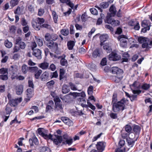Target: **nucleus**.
<instances>
[{
  "mask_svg": "<svg viewBox=\"0 0 152 152\" xmlns=\"http://www.w3.org/2000/svg\"><path fill=\"white\" fill-rule=\"evenodd\" d=\"M149 39L145 37H140L138 38V41L139 43L141 44L145 42H146Z\"/></svg>",
  "mask_w": 152,
  "mask_h": 152,
  "instance_id": "obj_37",
  "label": "nucleus"
},
{
  "mask_svg": "<svg viewBox=\"0 0 152 152\" xmlns=\"http://www.w3.org/2000/svg\"><path fill=\"white\" fill-rule=\"evenodd\" d=\"M52 15L53 18L54 22L55 23H57V19L58 18V16L57 15L56 12L54 11L52 12Z\"/></svg>",
  "mask_w": 152,
  "mask_h": 152,
  "instance_id": "obj_35",
  "label": "nucleus"
},
{
  "mask_svg": "<svg viewBox=\"0 0 152 152\" xmlns=\"http://www.w3.org/2000/svg\"><path fill=\"white\" fill-rule=\"evenodd\" d=\"M107 59L106 58H103L100 64L102 66H104L106 65Z\"/></svg>",
  "mask_w": 152,
  "mask_h": 152,
  "instance_id": "obj_64",
  "label": "nucleus"
},
{
  "mask_svg": "<svg viewBox=\"0 0 152 152\" xmlns=\"http://www.w3.org/2000/svg\"><path fill=\"white\" fill-rule=\"evenodd\" d=\"M29 143H30V147L32 149L35 148L33 143L36 145H38L39 143L38 140L35 135H34L32 138L29 139Z\"/></svg>",
  "mask_w": 152,
  "mask_h": 152,
  "instance_id": "obj_8",
  "label": "nucleus"
},
{
  "mask_svg": "<svg viewBox=\"0 0 152 152\" xmlns=\"http://www.w3.org/2000/svg\"><path fill=\"white\" fill-rule=\"evenodd\" d=\"M28 67L26 65H23L22 68V70L24 74L26 73L28 71Z\"/></svg>",
  "mask_w": 152,
  "mask_h": 152,
  "instance_id": "obj_58",
  "label": "nucleus"
},
{
  "mask_svg": "<svg viewBox=\"0 0 152 152\" xmlns=\"http://www.w3.org/2000/svg\"><path fill=\"white\" fill-rule=\"evenodd\" d=\"M134 138V137H129V138H126V139L128 145L130 148L132 147L134 144L135 142L137 141L136 140V139L133 140Z\"/></svg>",
  "mask_w": 152,
  "mask_h": 152,
  "instance_id": "obj_14",
  "label": "nucleus"
},
{
  "mask_svg": "<svg viewBox=\"0 0 152 152\" xmlns=\"http://www.w3.org/2000/svg\"><path fill=\"white\" fill-rule=\"evenodd\" d=\"M123 77V75H118V76H115L113 77V80L116 83H119L122 80Z\"/></svg>",
  "mask_w": 152,
  "mask_h": 152,
  "instance_id": "obj_26",
  "label": "nucleus"
},
{
  "mask_svg": "<svg viewBox=\"0 0 152 152\" xmlns=\"http://www.w3.org/2000/svg\"><path fill=\"white\" fill-rule=\"evenodd\" d=\"M90 11L91 13L94 15H97L98 14V11L96 9L94 8H90Z\"/></svg>",
  "mask_w": 152,
  "mask_h": 152,
  "instance_id": "obj_56",
  "label": "nucleus"
},
{
  "mask_svg": "<svg viewBox=\"0 0 152 152\" xmlns=\"http://www.w3.org/2000/svg\"><path fill=\"white\" fill-rule=\"evenodd\" d=\"M117 95L116 94L114 93L113 96L112 104H113V103H117Z\"/></svg>",
  "mask_w": 152,
  "mask_h": 152,
  "instance_id": "obj_51",
  "label": "nucleus"
},
{
  "mask_svg": "<svg viewBox=\"0 0 152 152\" xmlns=\"http://www.w3.org/2000/svg\"><path fill=\"white\" fill-rule=\"evenodd\" d=\"M131 90L133 94L137 95V96L139 95L142 92L141 90H135L131 88Z\"/></svg>",
  "mask_w": 152,
  "mask_h": 152,
  "instance_id": "obj_54",
  "label": "nucleus"
},
{
  "mask_svg": "<svg viewBox=\"0 0 152 152\" xmlns=\"http://www.w3.org/2000/svg\"><path fill=\"white\" fill-rule=\"evenodd\" d=\"M55 136L56 138L53 140L54 144L56 145H58L62 142L63 145L67 144L69 146L73 143L72 139L67 134H65L62 136L58 135H55Z\"/></svg>",
  "mask_w": 152,
  "mask_h": 152,
  "instance_id": "obj_1",
  "label": "nucleus"
},
{
  "mask_svg": "<svg viewBox=\"0 0 152 152\" xmlns=\"http://www.w3.org/2000/svg\"><path fill=\"white\" fill-rule=\"evenodd\" d=\"M110 117L113 119H115L117 118V114L116 113H111L110 114Z\"/></svg>",
  "mask_w": 152,
  "mask_h": 152,
  "instance_id": "obj_63",
  "label": "nucleus"
},
{
  "mask_svg": "<svg viewBox=\"0 0 152 152\" xmlns=\"http://www.w3.org/2000/svg\"><path fill=\"white\" fill-rule=\"evenodd\" d=\"M49 73L46 71L44 72L41 75L40 78L42 81H46L49 78Z\"/></svg>",
  "mask_w": 152,
  "mask_h": 152,
  "instance_id": "obj_18",
  "label": "nucleus"
},
{
  "mask_svg": "<svg viewBox=\"0 0 152 152\" xmlns=\"http://www.w3.org/2000/svg\"><path fill=\"white\" fill-rule=\"evenodd\" d=\"M103 49L107 53H110L112 51L111 48L109 43H106L104 45Z\"/></svg>",
  "mask_w": 152,
  "mask_h": 152,
  "instance_id": "obj_23",
  "label": "nucleus"
},
{
  "mask_svg": "<svg viewBox=\"0 0 152 152\" xmlns=\"http://www.w3.org/2000/svg\"><path fill=\"white\" fill-rule=\"evenodd\" d=\"M32 26L34 29L37 30H39L42 27V26L40 25H38L36 22L34 23H32Z\"/></svg>",
  "mask_w": 152,
  "mask_h": 152,
  "instance_id": "obj_45",
  "label": "nucleus"
},
{
  "mask_svg": "<svg viewBox=\"0 0 152 152\" xmlns=\"http://www.w3.org/2000/svg\"><path fill=\"white\" fill-rule=\"evenodd\" d=\"M38 70L37 66L29 67V71L31 72L35 73Z\"/></svg>",
  "mask_w": 152,
  "mask_h": 152,
  "instance_id": "obj_53",
  "label": "nucleus"
},
{
  "mask_svg": "<svg viewBox=\"0 0 152 152\" xmlns=\"http://www.w3.org/2000/svg\"><path fill=\"white\" fill-rule=\"evenodd\" d=\"M101 51L99 48L95 49L93 52L92 56L94 58H96L97 57H99L101 55Z\"/></svg>",
  "mask_w": 152,
  "mask_h": 152,
  "instance_id": "obj_16",
  "label": "nucleus"
},
{
  "mask_svg": "<svg viewBox=\"0 0 152 152\" xmlns=\"http://www.w3.org/2000/svg\"><path fill=\"white\" fill-rule=\"evenodd\" d=\"M126 103L125 99H123L117 103H113L112 109L114 112L123 111L125 109Z\"/></svg>",
  "mask_w": 152,
  "mask_h": 152,
  "instance_id": "obj_2",
  "label": "nucleus"
},
{
  "mask_svg": "<svg viewBox=\"0 0 152 152\" xmlns=\"http://www.w3.org/2000/svg\"><path fill=\"white\" fill-rule=\"evenodd\" d=\"M59 71V80H61L65 77V76H64L65 73V71L63 69H60Z\"/></svg>",
  "mask_w": 152,
  "mask_h": 152,
  "instance_id": "obj_30",
  "label": "nucleus"
},
{
  "mask_svg": "<svg viewBox=\"0 0 152 152\" xmlns=\"http://www.w3.org/2000/svg\"><path fill=\"white\" fill-rule=\"evenodd\" d=\"M24 12V7L23 6L18 7L14 11L15 14L20 15Z\"/></svg>",
  "mask_w": 152,
  "mask_h": 152,
  "instance_id": "obj_20",
  "label": "nucleus"
},
{
  "mask_svg": "<svg viewBox=\"0 0 152 152\" xmlns=\"http://www.w3.org/2000/svg\"><path fill=\"white\" fill-rule=\"evenodd\" d=\"M22 101V98H17L15 99H12V100L10 101L9 103L10 106L15 107L20 102Z\"/></svg>",
  "mask_w": 152,
  "mask_h": 152,
  "instance_id": "obj_13",
  "label": "nucleus"
},
{
  "mask_svg": "<svg viewBox=\"0 0 152 152\" xmlns=\"http://www.w3.org/2000/svg\"><path fill=\"white\" fill-rule=\"evenodd\" d=\"M46 45L50 49H53L54 48L58 46L57 43H54L53 40L48 42L46 43Z\"/></svg>",
  "mask_w": 152,
  "mask_h": 152,
  "instance_id": "obj_19",
  "label": "nucleus"
},
{
  "mask_svg": "<svg viewBox=\"0 0 152 152\" xmlns=\"http://www.w3.org/2000/svg\"><path fill=\"white\" fill-rule=\"evenodd\" d=\"M109 6V3L108 2H103L101 3L99 5V6L103 9H106Z\"/></svg>",
  "mask_w": 152,
  "mask_h": 152,
  "instance_id": "obj_41",
  "label": "nucleus"
},
{
  "mask_svg": "<svg viewBox=\"0 0 152 152\" xmlns=\"http://www.w3.org/2000/svg\"><path fill=\"white\" fill-rule=\"evenodd\" d=\"M42 71L41 69L38 70L34 73V77L36 79H38L42 73Z\"/></svg>",
  "mask_w": 152,
  "mask_h": 152,
  "instance_id": "obj_40",
  "label": "nucleus"
},
{
  "mask_svg": "<svg viewBox=\"0 0 152 152\" xmlns=\"http://www.w3.org/2000/svg\"><path fill=\"white\" fill-rule=\"evenodd\" d=\"M70 94L71 96H73L74 98H75L77 96H81L82 97H85L86 96L85 93L84 91H82L80 93L77 92H70Z\"/></svg>",
  "mask_w": 152,
  "mask_h": 152,
  "instance_id": "obj_15",
  "label": "nucleus"
},
{
  "mask_svg": "<svg viewBox=\"0 0 152 152\" xmlns=\"http://www.w3.org/2000/svg\"><path fill=\"white\" fill-rule=\"evenodd\" d=\"M61 34L64 36H67L69 33V30L67 29H63L61 31Z\"/></svg>",
  "mask_w": 152,
  "mask_h": 152,
  "instance_id": "obj_47",
  "label": "nucleus"
},
{
  "mask_svg": "<svg viewBox=\"0 0 152 152\" xmlns=\"http://www.w3.org/2000/svg\"><path fill=\"white\" fill-rule=\"evenodd\" d=\"M45 38L47 41H50L51 39V35H50V34L49 33H47L45 34Z\"/></svg>",
  "mask_w": 152,
  "mask_h": 152,
  "instance_id": "obj_50",
  "label": "nucleus"
},
{
  "mask_svg": "<svg viewBox=\"0 0 152 152\" xmlns=\"http://www.w3.org/2000/svg\"><path fill=\"white\" fill-rule=\"evenodd\" d=\"M61 98L65 102H68L72 100V97H71L70 93Z\"/></svg>",
  "mask_w": 152,
  "mask_h": 152,
  "instance_id": "obj_21",
  "label": "nucleus"
},
{
  "mask_svg": "<svg viewBox=\"0 0 152 152\" xmlns=\"http://www.w3.org/2000/svg\"><path fill=\"white\" fill-rule=\"evenodd\" d=\"M70 91L68 86L66 84L63 85L62 88V92L63 94H66Z\"/></svg>",
  "mask_w": 152,
  "mask_h": 152,
  "instance_id": "obj_24",
  "label": "nucleus"
},
{
  "mask_svg": "<svg viewBox=\"0 0 152 152\" xmlns=\"http://www.w3.org/2000/svg\"><path fill=\"white\" fill-rule=\"evenodd\" d=\"M141 129V127L139 125H134L133 128V130L134 133L133 134L134 137H136V140L138 138Z\"/></svg>",
  "mask_w": 152,
  "mask_h": 152,
  "instance_id": "obj_6",
  "label": "nucleus"
},
{
  "mask_svg": "<svg viewBox=\"0 0 152 152\" xmlns=\"http://www.w3.org/2000/svg\"><path fill=\"white\" fill-rule=\"evenodd\" d=\"M146 42H145L142 44V47L143 48H146L149 49L151 48L149 46V39H148Z\"/></svg>",
  "mask_w": 152,
  "mask_h": 152,
  "instance_id": "obj_33",
  "label": "nucleus"
},
{
  "mask_svg": "<svg viewBox=\"0 0 152 152\" xmlns=\"http://www.w3.org/2000/svg\"><path fill=\"white\" fill-rule=\"evenodd\" d=\"M4 45L5 46L8 48H11L12 45V43L9 42L7 40L5 41Z\"/></svg>",
  "mask_w": 152,
  "mask_h": 152,
  "instance_id": "obj_48",
  "label": "nucleus"
},
{
  "mask_svg": "<svg viewBox=\"0 0 152 152\" xmlns=\"http://www.w3.org/2000/svg\"><path fill=\"white\" fill-rule=\"evenodd\" d=\"M105 22L106 23L111 24L112 26H115L119 25L120 22L118 20H115L112 18L111 17L107 16L106 17Z\"/></svg>",
  "mask_w": 152,
  "mask_h": 152,
  "instance_id": "obj_4",
  "label": "nucleus"
},
{
  "mask_svg": "<svg viewBox=\"0 0 152 152\" xmlns=\"http://www.w3.org/2000/svg\"><path fill=\"white\" fill-rule=\"evenodd\" d=\"M127 39L126 36L124 35H119L118 37V40L120 41V45L121 47H126L127 45V41L126 39Z\"/></svg>",
  "mask_w": 152,
  "mask_h": 152,
  "instance_id": "obj_5",
  "label": "nucleus"
},
{
  "mask_svg": "<svg viewBox=\"0 0 152 152\" xmlns=\"http://www.w3.org/2000/svg\"><path fill=\"white\" fill-rule=\"evenodd\" d=\"M140 28L139 23L138 21H136V24L134 26V29L136 30H139Z\"/></svg>",
  "mask_w": 152,
  "mask_h": 152,
  "instance_id": "obj_59",
  "label": "nucleus"
},
{
  "mask_svg": "<svg viewBox=\"0 0 152 152\" xmlns=\"http://www.w3.org/2000/svg\"><path fill=\"white\" fill-rule=\"evenodd\" d=\"M10 104H7L6 106L5 110L7 114H10L12 111V109L10 108Z\"/></svg>",
  "mask_w": 152,
  "mask_h": 152,
  "instance_id": "obj_46",
  "label": "nucleus"
},
{
  "mask_svg": "<svg viewBox=\"0 0 152 152\" xmlns=\"http://www.w3.org/2000/svg\"><path fill=\"white\" fill-rule=\"evenodd\" d=\"M120 58L121 56L115 52H112L109 55V59L110 61H118Z\"/></svg>",
  "mask_w": 152,
  "mask_h": 152,
  "instance_id": "obj_7",
  "label": "nucleus"
},
{
  "mask_svg": "<svg viewBox=\"0 0 152 152\" xmlns=\"http://www.w3.org/2000/svg\"><path fill=\"white\" fill-rule=\"evenodd\" d=\"M42 136L43 137L44 139L46 140L50 139L53 140V136L50 134L49 135H48L44 133Z\"/></svg>",
  "mask_w": 152,
  "mask_h": 152,
  "instance_id": "obj_43",
  "label": "nucleus"
},
{
  "mask_svg": "<svg viewBox=\"0 0 152 152\" xmlns=\"http://www.w3.org/2000/svg\"><path fill=\"white\" fill-rule=\"evenodd\" d=\"M40 150L41 152H51V150L50 148L47 146H43L40 147Z\"/></svg>",
  "mask_w": 152,
  "mask_h": 152,
  "instance_id": "obj_36",
  "label": "nucleus"
},
{
  "mask_svg": "<svg viewBox=\"0 0 152 152\" xmlns=\"http://www.w3.org/2000/svg\"><path fill=\"white\" fill-rule=\"evenodd\" d=\"M37 21L38 24L39 25H41L45 22V20L43 18H37Z\"/></svg>",
  "mask_w": 152,
  "mask_h": 152,
  "instance_id": "obj_57",
  "label": "nucleus"
},
{
  "mask_svg": "<svg viewBox=\"0 0 152 152\" xmlns=\"http://www.w3.org/2000/svg\"><path fill=\"white\" fill-rule=\"evenodd\" d=\"M20 0H11L10 1V4L11 6L12 7H14L17 5Z\"/></svg>",
  "mask_w": 152,
  "mask_h": 152,
  "instance_id": "obj_49",
  "label": "nucleus"
},
{
  "mask_svg": "<svg viewBox=\"0 0 152 152\" xmlns=\"http://www.w3.org/2000/svg\"><path fill=\"white\" fill-rule=\"evenodd\" d=\"M75 45V42L73 41L70 40L67 42V46L69 50H72Z\"/></svg>",
  "mask_w": 152,
  "mask_h": 152,
  "instance_id": "obj_25",
  "label": "nucleus"
},
{
  "mask_svg": "<svg viewBox=\"0 0 152 152\" xmlns=\"http://www.w3.org/2000/svg\"><path fill=\"white\" fill-rule=\"evenodd\" d=\"M110 71L113 74H116L117 76H118V75H123V70L116 66L112 67Z\"/></svg>",
  "mask_w": 152,
  "mask_h": 152,
  "instance_id": "obj_10",
  "label": "nucleus"
},
{
  "mask_svg": "<svg viewBox=\"0 0 152 152\" xmlns=\"http://www.w3.org/2000/svg\"><path fill=\"white\" fill-rule=\"evenodd\" d=\"M93 87L92 86H90L88 88L87 90L88 94H92L93 91Z\"/></svg>",
  "mask_w": 152,
  "mask_h": 152,
  "instance_id": "obj_61",
  "label": "nucleus"
},
{
  "mask_svg": "<svg viewBox=\"0 0 152 152\" xmlns=\"http://www.w3.org/2000/svg\"><path fill=\"white\" fill-rule=\"evenodd\" d=\"M34 85L33 81L29 80V88H29V100H30V98L32 97L34 95Z\"/></svg>",
  "mask_w": 152,
  "mask_h": 152,
  "instance_id": "obj_11",
  "label": "nucleus"
},
{
  "mask_svg": "<svg viewBox=\"0 0 152 152\" xmlns=\"http://www.w3.org/2000/svg\"><path fill=\"white\" fill-rule=\"evenodd\" d=\"M122 61L123 62H127L129 57V55L127 53H124L123 54Z\"/></svg>",
  "mask_w": 152,
  "mask_h": 152,
  "instance_id": "obj_29",
  "label": "nucleus"
},
{
  "mask_svg": "<svg viewBox=\"0 0 152 152\" xmlns=\"http://www.w3.org/2000/svg\"><path fill=\"white\" fill-rule=\"evenodd\" d=\"M87 103L88 104H83V103H82L81 106L83 108H88V107L90 106V105L92 104L89 102V100H87Z\"/></svg>",
  "mask_w": 152,
  "mask_h": 152,
  "instance_id": "obj_52",
  "label": "nucleus"
},
{
  "mask_svg": "<svg viewBox=\"0 0 152 152\" xmlns=\"http://www.w3.org/2000/svg\"><path fill=\"white\" fill-rule=\"evenodd\" d=\"M101 18L98 19L96 22V25H100L102 23V18L104 17V15L102 13L100 14Z\"/></svg>",
  "mask_w": 152,
  "mask_h": 152,
  "instance_id": "obj_44",
  "label": "nucleus"
},
{
  "mask_svg": "<svg viewBox=\"0 0 152 152\" xmlns=\"http://www.w3.org/2000/svg\"><path fill=\"white\" fill-rule=\"evenodd\" d=\"M55 102L54 110L56 111L60 110V112L63 111V106L62 102L58 96H56L53 99Z\"/></svg>",
  "mask_w": 152,
  "mask_h": 152,
  "instance_id": "obj_3",
  "label": "nucleus"
},
{
  "mask_svg": "<svg viewBox=\"0 0 152 152\" xmlns=\"http://www.w3.org/2000/svg\"><path fill=\"white\" fill-rule=\"evenodd\" d=\"M141 26L143 27H150L149 21L146 20H144L141 23Z\"/></svg>",
  "mask_w": 152,
  "mask_h": 152,
  "instance_id": "obj_31",
  "label": "nucleus"
},
{
  "mask_svg": "<svg viewBox=\"0 0 152 152\" xmlns=\"http://www.w3.org/2000/svg\"><path fill=\"white\" fill-rule=\"evenodd\" d=\"M41 51L38 49H35L33 50L32 54L39 59L42 58Z\"/></svg>",
  "mask_w": 152,
  "mask_h": 152,
  "instance_id": "obj_12",
  "label": "nucleus"
},
{
  "mask_svg": "<svg viewBox=\"0 0 152 152\" xmlns=\"http://www.w3.org/2000/svg\"><path fill=\"white\" fill-rule=\"evenodd\" d=\"M0 73L2 75L8 74L7 69L6 68H2L0 69Z\"/></svg>",
  "mask_w": 152,
  "mask_h": 152,
  "instance_id": "obj_55",
  "label": "nucleus"
},
{
  "mask_svg": "<svg viewBox=\"0 0 152 152\" xmlns=\"http://www.w3.org/2000/svg\"><path fill=\"white\" fill-rule=\"evenodd\" d=\"M106 146V143L104 142H98L96 144L97 151L100 152H102L104 150Z\"/></svg>",
  "mask_w": 152,
  "mask_h": 152,
  "instance_id": "obj_9",
  "label": "nucleus"
},
{
  "mask_svg": "<svg viewBox=\"0 0 152 152\" xmlns=\"http://www.w3.org/2000/svg\"><path fill=\"white\" fill-rule=\"evenodd\" d=\"M108 38V36L106 34L100 36L99 38L101 42V45H104V43L107 40Z\"/></svg>",
  "mask_w": 152,
  "mask_h": 152,
  "instance_id": "obj_17",
  "label": "nucleus"
},
{
  "mask_svg": "<svg viewBox=\"0 0 152 152\" xmlns=\"http://www.w3.org/2000/svg\"><path fill=\"white\" fill-rule=\"evenodd\" d=\"M23 91V87L22 85H19L16 87V93L18 95L21 94Z\"/></svg>",
  "mask_w": 152,
  "mask_h": 152,
  "instance_id": "obj_32",
  "label": "nucleus"
},
{
  "mask_svg": "<svg viewBox=\"0 0 152 152\" xmlns=\"http://www.w3.org/2000/svg\"><path fill=\"white\" fill-rule=\"evenodd\" d=\"M109 11L111 13L114 15H115L116 14V11L115 8L113 5H112L110 7L109 9Z\"/></svg>",
  "mask_w": 152,
  "mask_h": 152,
  "instance_id": "obj_38",
  "label": "nucleus"
},
{
  "mask_svg": "<svg viewBox=\"0 0 152 152\" xmlns=\"http://www.w3.org/2000/svg\"><path fill=\"white\" fill-rule=\"evenodd\" d=\"M137 95H134V94H132L131 96L130 100L132 102H133L134 101H137Z\"/></svg>",
  "mask_w": 152,
  "mask_h": 152,
  "instance_id": "obj_60",
  "label": "nucleus"
},
{
  "mask_svg": "<svg viewBox=\"0 0 152 152\" xmlns=\"http://www.w3.org/2000/svg\"><path fill=\"white\" fill-rule=\"evenodd\" d=\"M61 119L64 123L69 126L71 125L72 123L71 121L69 119L66 117H61Z\"/></svg>",
  "mask_w": 152,
  "mask_h": 152,
  "instance_id": "obj_22",
  "label": "nucleus"
},
{
  "mask_svg": "<svg viewBox=\"0 0 152 152\" xmlns=\"http://www.w3.org/2000/svg\"><path fill=\"white\" fill-rule=\"evenodd\" d=\"M1 53L2 57L3 58L1 60V62L3 63H5L7 61L8 59V56H4L6 54V53L4 51H1Z\"/></svg>",
  "mask_w": 152,
  "mask_h": 152,
  "instance_id": "obj_27",
  "label": "nucleus"
},
{
  "mask_svg": "<svg viewBox=\"0 0 152 152\" xmlns=\"http://www.w3.org/2000/svg\"><path fill=\"white\" fill-rule=\"evenodd\" d=\"M49 63L47 62H44L39 64V66L43 69H45L48 68Z\"/></svg>",
  "mask_w": 152,
  "mask_h": 152,
  "instance_id": "obj_28",
  "label": "nucleus"
},
{
  "mask_svg": "<svg viewBox=\"0 0 152 152\" xmlns=\"http://www.w3.org/2000/svg\"><path fill=\"white\" fill-rule=\"evenodd\" d=\"M60 64L62 66H67L68 65L67 61L65 58H62L60 61Z\"/></svg>",
  "mask_w": 152,
  "mask_h": 152,
  "instance_id": "obj_39",
  "label": "nucleus"
},
{
  "mask_svg": "<svg viewBox=\"0 0 152 152\" xmlns=\"http://www.w3.org/2000/svg\"><path fill=\"white\" fill-rule=\"evenodd\" d=\"M150 87V85L149 84L146 83L143 84L141 86V88L145 90H148Z\"/></svg>",
  "mask_w": 152,
  "mask_h": 152,
  "instance_id": "obj_42",
  "label": "nucleus"
},
{
  "mask_svg": "<svg viewBox=\"0 0 152 152\" xmlns=\"http://www.w3.org/2000/svg\"><path fill=\"white\" fill-rule=\"evenodd\" d=\"M53 108L52 106L49 105H47L46 106L45 110V112L46 113L49 112L52 110Z\"/></svg>",
  "mask_w": 152,
  "mask_h": 152,
  "instance_id": "obj_62",
  "label": "nucleus"
},
{
  "mask_svg": "<svg viewBox=\"0 0 152 152\" xmlns=\"http://www.w3.org/2000/svg\"><path fill=\"white\" fill-rule=\"evenodd\" d=\"M125 131L127 133L131 134L132 133V128L131 126L129 124H127L124 126Z\"/></svg>",
  "mask_w": 152,
  "mask_h": 152,
  "instance_id": "obj_34",
  "label": "nucleus"
}]
</instances>
